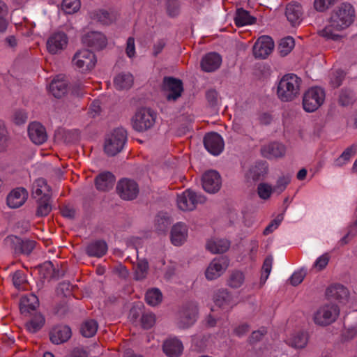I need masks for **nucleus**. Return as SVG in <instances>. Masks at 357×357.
Wrapping results in <instances>:
<instances>
[{
    "label": "nucleus",
    "mask_w": 357,
    "mask_h": 357,
    "mask_svg": "<svg viewBox=\"0 0 357 357\" xmlns=\"http://www.w3.org/2000/svg\"><path fill=\"white\" fill-rule=\"evenodd\" d=\"M6 241L16 255H29L35 248L36 242L29 238H22L16 236H9Z\"/></svg>",
    "instance_id": "11"
},
{
    "label": "nucleus",
    "mask_w": 357,
    "mask_h": 357,
    "mask_svg": "<svg viewBox=\"0 0 357 357\" xmlns=\"http://www.w3.org/2000/svg\"><path fill=\"white\" fill-rule=\"evenodd\" d=\"M354 100V96L351 91L342 90L339 96V102L343 106H347L352 103Z\"/></svg>",
    "instance_id": "53"
},
{
    "label": "nucleus",
    "mask_w": 357,
    "mask_h": 357,
    "mask_svg": "<svg viewBox=\"0 0 357 357\" xmlns=\"http://www.w3.org/2000/svg\"><path fill=\"white\" fill-rule=\"evenodd\" d=\"M357 146L353 145L347 148L341 155L337 158L334 162V165L336 167H341L346 164L351 158L356 153Z\"/></svg>",
    "instance_id": "46"
},
{
    "label": "nucleus",
    "mask_w": 357,
    "mask_h": 357,
    "mask_svg": "<svg viewBox=\"0 0 357 357\" xmlns=\"http://www.w3.org/2000/svg\"><path fill=\"white\" fill-rule=\"evenodd\" d=\"M284 219V213L278 215L265 228L264 230V234L268 235L275 231L279 225L281 224Z\"/></svg>",
    "instance_id": "55"
},
{
    "label": "nucleus",
    "mask_w": 357,
    "mask_h": 357,
    "mask_svg": "<svg viewBox=\"0 0 357 357\" xmlns=\"http://www.w3.org/2000/svg\"><path fill=\"white\" fill-rule=\"evenodd\" d=\"M308 341L307 333L302 331H296L291 333L287 338V343L296 349L304 348Z\"/></svg>",
    "instance_id": "34"
},
{
    "label": "nucleus",
    "mask_w": 357,
    "mask_h": 357,
    "mask_svg": "<svg viewBox=\"0 0 357 357\" xmlns=\"http://www.w3.org/2000/svg\"><path fill=\"white\" fill-rule=\"evenodd\" d=\"M135 279L136 280H144L147 275L149 263L146 259H138L137 264L134 266Z\"/></svg>",
    "instance_id": "41"
},
{
    "label": "nucleus",
    "mask_w": 357,
    "mask_h": 357,
    "mask_svg": "<svg viewBox=\"0 0 357 357\" xmlns=\"http://www.w3.org/2000/svg\"><path fill=\"white\" fill-rule=\"evenodd\" d=\"M133 82L130 74H119L114 80V84L118 89H127L131 87Z\"/></svg>",
    "instance_id": "40"
},
{
    "label": "nucleus",
    "mask_w": 357,
    "mask_h": 357,
    "mask_svg": "<svg viewBox=\"0 0 357 357\" xmlns=\"http://www.w3.org/2000/svg\"><path fill=\"white\" fill-rule=\"evenodd\" d=\"M222 63V58L218 53L206 54L201 61L202 70L205 72H213L218 69Z\"/></svg>",
    "instance_id": "24"
},
{
    "label": "nucleus",
    "mask_w": 357,
    "mask_h": 357,
    "mask_svg": "<svg viewBox=\"0 0 357 357\" xmlns=\"http://www.w3.org/2000/svg\"><path fill=\"white\" fill-rule=\"evenodd\" d=\"M37 208L36 211V215L38 217L47 216L52 210L51 204V194L44 193L36 201Z\"/></svg>",
    "instance_id": "32"
},
{
    "label": "nucleus",
    "mask_w": 357,
    "mask_h": 357,
    "mask_svg": "<svg viewBox=\"0 0 357 357\" xmlns=\"http://www.w3.org/2000/svg\"><path fill=\"white\" fill-rule=\"evenodd\" d=\"M290 181L291 176L289 174L283 175L279 177L275 185L274 190L278 193H281L285 190Z\"/></svg>",
    "instance_id": "57"
},
{
    "label": "nucleus",
    "mask_w": 357,
    "mask_h": 357,
    "mask_svg": "<svg viewBox=\"0 0 357 357\" xmlns=\"http://www.w3.org/2000/svg\"><path fill=\"white\" fill-rule=\"evenodd\" d=\"M326 295L328 298L337 299L343 303L347 300L349 291L343 285L335 284L327 289Z\"/></svg>",
    "instance_id": "33"
},
{
    "label": "nucleus",
    "mask_w": 357,
    "mask_h": 357,
    "mask_svg": "<svg viewBox=\"0 0 357 357\" xmlns=\"http://www.w3.org/2000/svg\"><path fill=\"white\" fill-rule=\"evenodd\" d=\"M107 251V245L103 240H97L88 244L86 253L89 257H102Z\"/></svg>",
    "instance_id": "30"
},
{
    "label": "nucleus",
    "mask_w": 357,
    "mask_h": 357,
    "mask_svg": "<svg viewBox=\"0 0 357 357\" xmlns=\"http://www.w3.org/2000/svg\"><path fill=\"white\" fill-rule=\"evenodd\" d=\"M204 145L206 149L214 155H219L224 149V142L222 137L214 132L205 135Z\"/></svg>",
    "instance_id": "15"
},
{
    "label": "nucleus",
    "mask_w": 357,
    "mask_h": 357,
    "mask_svg": "<svg viewBox=\"0 0 357 357\" xmlns=\"http://www.w3.org/2000/svg\"><path fill=\"white\" fill-rule=\"evenodd\" d=\"M330 260V255L328 253H324L319 256L313 264V268L318 271L324 270L328 265Z\"/></svg>",
    "instance_id": "54"
},
{
    "label": "nucleus",
    "mask_w": 357,
    "mask_h": 357,
    "mask_svg": "<svg viewBox=\"0 0 357 357\" xmlns=\"http://www.w3.org/2000/svg\"><path fill=\"white\" fill-rule=\"evenodd\" d=\"M273 261V259L271 256H268L265 259L262 266L260 278L259 280L250 284V289L257 291L259 290L265 284L272 271Z\"/></svg>",
    "instance_id": "21"
},
{
    "label": "nucleus",
    "mask_w": 357,
    "mask_h": 357,
    "mask_svg": "<svg viewBox=\"0 0 357 357\" xmlns=\"http://www.w3.org/2000/svg\"><path fill=\"white\" fill-rule=\"evenodd\" d=\"M337 0H314L313 7L317 12L323 13L331 8Z\"/></svg>",
    "instance_id": "50"
},
{
    "label": "nucleus",
    "mask_w": 357,
    "mask_h": 357,
    "mask_svg": "<svg viewBox=\"0 0 357 357\" xmlns=\"http://www.w3.org/2000/svg\"><path fill=\"white\" fill-rule=\"evenodd\" d=\"M230 246V242L227 239L215 238L210 240L206 243V249L212 253H224Z\"/></svg>",
    "instance_id": "35"
},
{
    "label": "nucleus",
    "mask_w": 357,
    "mask_h": 357,
    "mask_svg": "<svg viewBox=\"0 0 357 357\" xmlns=\"http://www.w3.org/2000/svg\"><path fill=\"white\" fill-rule=\"evenodd\" d=\"M208 337L206 335L195 337L193 338V345L198 351H204L207 347Z\"/></svg>",
    "instance_id": "62"
},
{
    "label": "nucleus",
    "mask_w": 357,
    "mask_h": 357,
    "mask_svg": "<svg viewBox=\"0 0 357 357\" xmlns=\"http://www.w3.org/2000/svg\"><path fill=\"white\" fill-rule=\"evenodd\" d=\"M68 36L64 32L52 34L47 41V49L52 54L61 52L67 46Z\"/></svg>",
    "instance_id": "16"
},
{
    "label": "nucleus",
    "mask_w": 357,
    "mask_h": 357,
    "mask_svg": "<svg viewBox=\"0 0 357 357\" xmlns=\"http://www.w3.org/2000/svg\"><path fill=\"white\" fill-rule=\"evenodd\" d=\"M354 17V7L348 3H342L333 11L328 24L319 31V35L326 40H338L342 38L340 32L353 23Z\"/></svg>",
    "instance_id": "1"
},
{
    "label": "nucleus",
    "mask_w": 357,
    "mask_h": 357,
    "mask_svg": "<svg viewBox=\"0 0 357 357\" xmlns=\"http://www.w3.org/2000/svg\"><path fill=\"white\" fill-rule=\"evenodd\" d=\"M28 197V192L24 188H17L7 196L6 202L10 208H17L23 205Z\"/></svg>",
    "instance_id": "23"
},
{
    "label": "nucleus",
    "mask_w": 357,
    "mask_h": 357,
    "mask_svg": "<svg viewBox=\"0 0 357 357\" xmlns=\"http://www.w3.org/2000/svg\"><path fill=\"white\" fill-rule=\"evenodd\" d=\"M50 91L56 98H61L68 91V83L64 79H54L50 84Z\"/></svg>",
    "instance_id": "36"
},
{
    "label": "nucleus",
    "mask_w": 357,
    "mask_h": 357,
    "mask_svg": "<svg viewBox=\"0 0 357 357\" xmlns=\"http://www.w3.org/2000/svg\"><path fill=\"white\" fill-rule=\"evenodd\" d=\"M114 183L115 176L110 172L100 173L95 178V185L99 191H109L113 188Z\"/></svg>",
    "instance_id": "27"
},
{
    "label": "nucleus",
    "mask_w": 357,
    "mask_h": 357,
    "mask_svg": "<svg viewBox=\"0 0 357 357\" xmlns=\"http://www.w3.org/2000/svg\"><path fill=\"white\" fill-rule=\"evenodd\" d=\"M162 299V294L157 288L149 289L145 294V300L146 303L152 306H155L160 303Z\"/></svg>",
    "instance_id": "42"
},
{
    "label": "nucleus",
    "mask_w": 357,
    "mask_h": 357,
    "mask_svg": "<svg viewBox=\"0 0 357 357\" xmlns=\"http://www.w3.org/2000/svg\"><path fill=\"white\" fill-rule=\"evenodd\" d=\"M90 17L102 24L109 25L112 24L115 16L112 11L105 9H97L89 13Z\"/></svg>",
    "instance_id": "31"
},
{
    "label": "nucleus",
    "mask_w": 357,
    "mask_h": 357,
    "mask_svg": "<svg viewBox=\"0 0 357 357\" xmlns=\"http://www.w3.org/2000/svg\"><path fill=\"white\" fill-rule=\"evenodd\" d=\"M13 282L17 289H21L22 285L26 283V279L22 271H17L13 275Z\"/></svg>",
    "instance_id": "61"
},
{
    "label": "nucleus",
    "mask_w": 357,
    "mask_h": 357,
    "mask_svg": "<svg viewBox=\"0 0 357 357\" xmlns=\"http://www.w3.org/2000/svg\"><path fill=\"white\" fill-rule=\"evenodd\" d=\"M344 77V73L341 70H333L330 74V84L335 88L339 86Z\"/></svg>",
    "instance_id": "52"
},
{
    "label": "nucleus",
    "mask_w": 357,
    "mask_h": 357,
    "mask_svg": "<svg viewBox=\"0 0 357 357\" xmlns=\"http://www.w3.org/2000/svg\"><path fill=\"white\" fill-rule=\"evenodd\" d=\"M273 192V188L268 183H261L258 186V194L260 198L267 199Z\"/></svg>",
    "instance_id": "60"
},
{
    "label": "nucleus",
    "mask_w": 357,
    "mask_h": 357,
    "mask_svg": "<svg viewBox=\"0 0 357 357\" xmlns=\"http://www.w3.org/2000/svg\"><path fill=\"white\" fill-rule=\"evenodd\" d=\"M155 323V316L153 313H144L141 317L142 326L144 329L151 328Z\"/></svg>",
    "instance_id": "56"
},
{
    "label": "nucleus",
    "mask_w": 357,
    "mask_h": 357,
    "mask_svg": "<svg viewBox=\"0 0 357 357\" xmlns=\"http://www.w3.org/2000/svg\"><path fill=\"white\" fill-rule=\"evenodd\" d=\"M274 47V42L271 37L261 36L253 46V54L257 59H265L273 52Z\"/></svg>",
    "instance_id": "13"
},
{
    "label": "nucleus",
    "mask_w": 357,
    "mask_h": 357,
    "mask_svg": "<svg viewBox=\"0 0 357 357\" xmlns=\"http://www.w3.org/2000/svg\"><path fill=\"white\" fill-rule=\"evenodd\" d=\"M96 61L97 60L94 53L86 49L77 52L73 58V63L79 68L82 72H86L93 69L95 67Z\"/></svg>",
    "instance_id": "10"
},
{
    "label": "nucleus",
    "mask_w": 357,
    "mask_h": 357,
    "mask_svg": "<svg viewBox=\"0 0 357 357\" xmlns=\"http://www.w3.org/2000/svg\"><path fill=\"white\" fill-rule=\"evenodd\" d=\"M231 298V295L227 289H218L213 295V301L219 307L229 304Z\"/></svg>",
    "instance_id": "38"
},
{
    "label": "nucleus",
    "mask_w": 357,
    "mask_h": 357,
    "mask_svg": "<svg viewBox=\"0 0 357 357\" xmlns=\"http://www.w3.org/2000/svg\"><path fill=\"white\" fill-rule=\"evenodd\" d=\"M229 260L226 256H220L215 258L208 266V273H211L210 271H215L220 273V276L222 275L228 268Z\"/></svg>",
    "instance_id": "37"
},
{
    "label": "nucleus",
    "mask_w": 357,
    "mask_h": 357,
    "mask_svg": "<svg viewBox=\"0 0 357 357\" xmlns=\"http://www.w3.org/2000/svg\"><path fill=\"white\" fill-rule=\"evenodd\" d=\"M8 7L3 1L0 0V33H4L8 26L9 22L7 19Z\"/></svg>",
    "instance_id": "47"
},
{
    "label": "nucleus",
    "mask_w": 357,
    "mask_h": 357,
    "mask_svg": "<svg viewBox=\"0 0 357 357\" xmlns=\"http://www.w3.org/2000/svg\"><path fill=\"white\" fill-rule=\"evenodd\" d=\"M162 350L169 357H179L183 353V346L178 339L174 337L163 342Z\"/></svg>",
    "instance_id": "25"
},
{
    "label": "nucleus",
    "mask_w": 357,
    "mask_h": 357,
    "mask_svg": "<svg viewBox=\"0 0 357 357\" xmlns=\"http://www.w3.org/2000/svg\"><path fill=\"white\" fill-rule=\"evenodd\" d=\"M202 187L208 193L218 192L222 185V179L220 174L215 170L205 172L202 178Z\"/></svg>",
    "instance_id": "14"
},
{
    "label": "nucleus",
    "mask_w": 357,
    "mask_h": 357,
    "mask_svg": "<svg viewBox=\"0 0 357 357\" xmlns=\"http://www.w3.org/2000/svg\"><path fill=\"white\" fill-rule=\"evenodd\" d=\"M306 275V270L305 268H301L293 273L289 278L290 283L293 286H297L301 283Z\"/></svg>",
    "instance_id": "58"
},
{
    "label": "nucleus",
    "mask_w": 357,
    "mask_h": 357,
    "mask_svg": "<svg viewBox=\"0 0 357 357\" xmlns=\"http://www.w3.org/2000/svg\"><path fill=\"white\" fill-rule=\"evenodd\" d=\"M39 304L38 297L33 294L22 297L20 302V312L24 317H26L29 314L36 312Z\"/></svg>",
    "instance_id": "26"
},
{
    "label": "nucleus",
    "mask_w": 357,
    "mask_h": 357,
    "mask_svg": "<svg viewBox=\"0 0 357 357\" xmlns=\"http://www.w3.org/2000/svg\"><path fill=\"white\" fill-rule=\"evenodd\" d=\"M54 266L51 261H46L39 266L40 273L43 278H52V274L54 273Z\"/></svg>",
    "instance_id": "51"
},
{
    "label": "nucleus",
    "mask_w": 357,
    "mask_h": 357,
    "mask_svg": "<svg viewBox=\"0 0 357 357\" xmlns=\"http://www.w3.org/2000/svg\"><path fill=\"white\" fill-rule=\"evenodd\" d=\"M340 309L335 304L326 303L320 306L313 315L314 323L319 326H327L338 317Z\"/></svg>",
    "instance_id": "6"
},
{
    "label": "nucleus",
    "mask_w": 357,
    "mask_h": 357,
    "mask_svg": "<svg viewBox=\"0 0 357 357\" xmlns=\"http://www.w3.org/2000/svg\"><path fill=\"white\" fill-rule=\"evenodd\" d=\"M166 12L169 17H175L180 13V3L178 0H166Z\"/></svg>",
    "instance_id": "48"
},
{
    "label": "nucleus",
    "mask_w": 357,
    "mask_h": 357,
    "mask_svg": "<svg viewBox=\"0 0 357 357\" xmlns=\"http://www.w3.org/2000/svg\"><path fill=\"white\" fill-rule=\"evenodd\" d=\"M198 315L197 305L194 302L184 304L178 312L176 325L180 329L191 327L197 321Z\"/></svg>",
    "instance_id": "5"
},
{
    "label": "nucleus",
    "mask_w": 357,
    "mask_h": 357,
    "mask_svg": "<svg viewBox=\"0 0 357 357\" xmlns=\"http://www.w3.org/2000/svg\"><path fill=\"white\" fill-rule=\"evenodd\" d=\"M98 323L94 319L84 321L80 326V333L85 337H91L97 332Z\"/></svg>",
    "instance_id": "39"
},
{
    "label": "nucleus",
    "mask_w": 357,
    "mask_h": 357,
    "mask_svg": "<svg viewBox=\"0 0 357 357\" xmlns=\"http://www.w3.org/2000/svg\"><path fill=\"white\" fill-rule=\"evenodd\" d=\"M82 41L83 44L95 50H101L107 45L106 37L98 31L87 33L82 37Z\"/></svg>",
    "instance_id": "19"
},
{
    "label": "nucleus",
    "mask_w": 357,
    "mask_h": 357,
    "mask_svg": "<svg viewBox=\"0 0 357 357\" xmlns=\"http://www.w3.org/2000/svg\"><path fill=\"white\" fill-rule=\"evenodd\" d=\"M116 192L121 199L133 200L137 197L139 189L138 184L134 180L122 178L117 183Z\"/></svg>",
    "instance_id": "12"
},
{
    "label": "nucleus",
    "mask_w": 357,
    "mask_h": 357,
    "mask_svg": "<svg viewBox=\"0 0 357 357\" xmlns=\"http://www.w3.org/2000/svg\"><path fill=\"white\" fill-rule=\"evenodd\" d=\"M301 82V79L295 74L284 75L278 84V98L283 102L293 100L300 93Z\"/></svg>",
    "instance_id": "2"
},
{
    "label": "nucleus",
    "mask_w": 357,
    "mask_h": 357,
    "mask_svg": "<svg viewBox=\"0 0 357 357\" xmlns=\"http://www.w3.org/2000/svg\"><path fill=\"white\" fill-rule=\"evenodd\" d=\"M244 273L240 271H234L231 273L227 280V284L231 288H238L244 282Z\"/></svg>",
    "instance_id": "43"
},
{
    "label": "nucleus",
    "mask_w": 357,
    "mask_h": 357,
    "mask_svg": "<svg viewBox=\"0 0 357 357\" xmlns=\"http://www.w3.org/2000/svg\"><path fill=\"white\" fill-rule=\"evenodd\" d=\"M61 8L66 13L72 14L80 8V1L79 0H63Z\"/></svg>",
    "instance_id": "49"
},
{
    "label": "nucleus",
    "mask_w": 357,
    "mask_h": 357,
    "mask_svg": "<svg viewBox=\"0 0 357 357\" xmlns=\"http://www.w3.org/2000/svg\"><path fill=\"white\" fill-rule=\"evenodd\" d=\"M28 134L30 139L36 144H42L47 139L45 127L38 122H33L29 124Z\"/></svg>",
    "instance_id": "22"
},
{
    "label": "nucleus",
    "mask_w": 357,
    "mask_h": 357,
    "mask_svg": "<svg viewBox=\"0 0 357 357\" xmlns=\"http://www.w3.org/2000/svg\"><path fill=\"white\" fill-rule=\"evenodd\" d=\"M295 45L294 40L292 37L288 36L281 39L278 45V52L281 56L287 55Z\"/></svg>",
    "instance_id": "44"
},
{
    "label": "nucleus",
    "mask_w": 357,
    "mask_h": 357,
    "mask_svg": "<svg viewBox=\"0 0 357 357\" xmlns=\"http://www.w3.org/2000/svg\"><path fill=\"white\" fill-rule=\"evenodd\" d=\"M286 151V146L278 142L268 143L261 148V155L269 160L283 158Z\"/></svg>",
    "instance_id": "17"
},
{
    "label": "nucleus",
    "mask_w": 357,
    "mask_h": 357,
    "mask_svg": "<svg viewBox=\"0 0 357 357\" xmlns=\"http://www.w3.org/2000/svg\"><path fill=\"white\" fill-rule=\"evenodd\" d=\"M285 15L288 21L294 26L298 25L302 20L303 11L298 3H289L287 6Z\"/></svg>",
    "instance_id": "29"
},
{
    "label": "nucleus",
    "mask_w": 357,
    "mask_h": 357,
    "mask_svg": "<svg viewBox=\"0 0 357 357\" xmlns=\"http://www.w3.org/2000/svg\"><path fill=\"white\" fill-rule=\"evenodd\" d=\"M325 99L326 92L323 88L319 86L311 87L303 94V109L307 112H315L324 104Z\"/></svg>",
    "instance_id": "4"
},
{
    "label": "nucleus",
    "mask_w": 357,
    "mask_h": 357,
    "mask_svg": "<svg viewBox=\"0 0 357 357\" xmlns=\"http://www.w3.org/2000/svg\"><path fill=\"white\" fill-rule=\"evenodd\" d=\"M206 197L202 195H197L190 189L185 190L181 195H178L177 204L178 208L184 211L194 210L197 204H203Z\"/></svg>",
    "instance_id": "8"
},
{
    "label": "nucleus",
    "mask_w": 357,
    "mask_h": 357,
    "mask_svg": "<svg viewBox=\"0 0 357 357\" xmlns=\"http://www.w3.org/2000/svg\"><path fill=\"white\" fill-rule=\"evenodd\" d=\"M50 340L54 344L66 342L72 336L71 328L67 325H56L49 333Z\"/></svg>",
    "instance_id": "18"
},
{
    "label": "nucleus",
    "mask_w": 357,
    "mask_h": 357,
    "mask_svg": "<svg viewBox=\"0 0 357 357\" xmlns=\"http://www.w3.org/2000/svg\"><path fill=\"white\" fill-rule=\"evenodd\" d=\"M8 132L6 129L4 123L0 120V151L6 150L8 146Z\"/></svg>",
    "instance_id": "59"
},
{
    "label": "nucleus",
    "mask_w": 357,
    "mask_h": 357,
    "mask_svg": "<svg viewBox=\"0 0 357 357\" xmlns=\"http://www.w3.org/2000/svg\"><path fill=\"white\" fill-rule=\"evenodd\" d=\"M143 305L138 304L135 305L132 307V308L130 310L128 317L130 320L132 322L136 321L139 317L142 315L143 310H142Z\"/></svg>",
    "instance_id": "64"
},
{
    "label": "nucleus",
    "mask_w": 357,
    "mask_h": 357,
    "mask_svg": "<svg viewBox=\"0 0 357 357\" xmlns=\"http://www.w3.org/2000/svg\"><path fill=\"white\" fill-rule=\"evenodd\" d=\"M156 114L150 108L139 109L132 119V126L137 132H144L151 128L155 122Z\"/></svg>",
    "instance_id": "7"
},
{
    "label": "nucleus",
    "mask_w": 357,
    "mask_h": 357,
    "mask_svg": "<svg viewBox=\"0 0 357 357\" xmlns=\"http://www.w3.org/2000/svg\"><path fill=\"white\" fill-rule=\"evenodd\" d=\"M172 224L170 217L166 215H159L155 219V229L159 233L165 234Z\"/></svg>",
    "instance_id": "45"
},
{
    "label": "nucleus",
    "mask_w": 357,
    "mask_h": 357,
    "mask_svg": "<svg viewBox=\"0 0 357 357\" xmlns=\"http://www.w3.org/2000/svg\"><path fill=\"white\" fill-rule=\"evenodd\" d=\"M127 141V131L123 128L113 130L105 139L104 145L105 153L108 156H114L121 151Z\"/></svg>",
    "instance_id": "3"
},
{
    "label": "nucleus",
    "mask_w": 357,
    "mask_h": 357,
    "mask_svg": "<svg viewBox=\"0 0 357 357\" xmlns=\"http://www.w3.org/2000/svg\"><path fill=\"white\" fill-rule=\"evenodd\" d=\"M188 229L185 224L178 222L171 230V241L174 245H181L185 240Z\"/></svg>",
    "instance_id": "28"
},
{
    "label": "nucleus",
    "mask_w": 357,
    "mask_h": 357,
    "mask_svg": "<svg viewBox=\"0 0 357 357\" xmlns=\"http://www.w3.org/2000/svg\"><path fill=\"white\" fill-rule=\"evenodd\" d=\"M161 89L167 92V100L176 101L183 92V84L181 79L174 77L165 76L163 77Z\"/></svg>",
    "instance_id": "9"
},
{
    "label": "nucleus",
    "mask_w": 357,
    "mask_h": 357,
    "mask_svg": "<svg viewBox=\"0 0 357 357\" xmlns=\"http://www.w3.org/2000/svg\"><path fill=\"white\" fill-rule=\"evenodd\" d=\"M24 318L27 319L24 323V327L31 333L38 332L45 324V316L37 311L29 314Z\"/></svg>",
    "instance_id": "20"
},
{
    "label": "nucleus",
    "mask_w": 357,
    "mask_h": 357,
    "mask_svg": "<svg viewBox=\"0 0 357 357\" xmlns=\"http://www.w3.org/2000/svg\"><path fill=\"white\" fill-rule=\"evenodd\" d=\"M268 165L266 162H258L254 169V178H258L261 176H264L268 173Z\"/></svg>",
    "instance_id": "63"
}]
</instances>
